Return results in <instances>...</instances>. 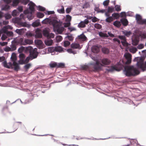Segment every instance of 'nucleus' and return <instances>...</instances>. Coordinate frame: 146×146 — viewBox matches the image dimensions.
I'll return each mask as SVG.
<instances>
[{"mask_svg": "<svg viewBox=\"0 0 146 146\" xmlns=\"http://www.w3.org/2000/svg\"><path fill=\"white\" fill-rule=\"evenodd\" d=\"M33 41L29 39H26L24 40L23 44V45H26L27 44H31L33 43Z\"/></svg>", "mask_w": 146, "mask_h": 146, "instance_id": "obj_26", "label": "nucleus"}, {"mask_svg": "<svg viewBox=\"0 0 146 146\" xmlns=\"http://www.w3.org/2000/svg\"><path fill=\"white\" fill-rule=\"evenodd\" d=\"M80 3L82 4V7L83 9L89 8L90 7V2L86 0H82Z\"/></svg>", "mask_w": 146, "mask_h": 146, "instance_id": "obj_13", "label": "nucleus"}, {"mask_svg": "<svg viewBox=\"0 0 146 146\" xmlns=\"http://www.w3.org/2000/svg\"><path fill=\"white\" fill-rule=\"evenodd\" d=\"M68 29L69 30L70 32H71L76 30L75 28L74 27H68Z\"/></svg>", "mask_w": 146, "mask_h": 146, "instance_id": "obj_59", "label": "nucleus"}, {"mask_svg": "<svg viewBox=\"0 0 146 146\" xmlns=\"http://www.w3.org/2000/svg\"><path fill=\"white\" fill-rule=\"evenodd\" d=\"M57 66L59 67H63L64 66V64L63 63H59L57 64Z\"/></svg>", "mask_w": 146, "mask_h": 146, "instance_id": "obj_64", "label": "nucleus"}, {"mask_svg": "<svg viewBox=\"0 0 146 146\" xmlns=\"http://www.w3.org/2000/svg\"><path fill=\"white\" fill-rule=\"evenodd\" d=\"M40 24L38 21H36L33 22L32 24V26L33 27H36L38 26Z\"/></svg>", "mask_w": 146, "mask_h": 146, "instance_id": "obj_39", "label": "nucleus"}, {"mask_svg": "<svg viewBox=\"0 0 146 146\" xmlns=\"http://www.w3.org/2000/svg\"><path fill=\"white\" fill-rule=\"evenodd\" d=\"M26 50L29 52L30 56L27 57L25 60H24L25 58L24 54L22 53L20 54L19 57L20 59V60L21 61V63L22 64L27 63L29 60L36 58L38 56V53L37 52L36 48H35L33 50L32 47L29 46L26 48Z\"/></svg>", "mask_w": 146, "mask_h": 146, "instance_id": "obj_1", "label": "nucleus"}, {"mask_svg": "<svg viewBox=\"0 0 146 146\" xmlns=\"http://www.w3.org/2000/svg\"><path fill=\"white\" fill-rule=\"evenodd\" d=\"M121 23L125 26H127L128 24L127 20L125 19H123L120 20Z\"/></svg>", "mask_w": 146, "mask_h": 146, "instance_id": "obj_30", "label": "nucleus"}, {"mask_svg": "<svg viewBox=\"0 0 146 146\" xmlns=\"http://www.w3.org/2000/svg\"><path fill=\"white\" fill-rule=\"evenodd\" d=\"M129 51L131 52L134 53L137 51V49L135 47H132L129 48Z\"/></svg>", "mask_w": 146, "mask_h": 146, "instance_id": "obj_41", "label": "nucleus"}, {"mask_svg": "<svg viewBox=\"0 0 146 146\" xmlns=\"http://www.w3.org/2000/svg\"><path fill=\"white\" fill-rule=\"evenodd\" d=\"M70 44V43L68 41H65L64 42V46L66 47L69 46Z\"/></svg>", "mask_w": 146, "mask_h": 146, "instance_id": "obj_55", "label": "nucleus"}, {"mask_svg": "<svg viewBox=\"0 0 146 146\" xmlns=\"http://www.w3.org/2000/svg\"><path fill=\"white\" fill-rule=\"evenodd\" d=\"M26 35L27 36H34V34L31 32H28L26 33Z\"/></svg>", "mask_w": 146, "mask_h": 146, "instance_id": "obj_58", "label": "nucleus"}, {"mask_svg": "<svg viewBox=\"0 0 146 146\" xmlns=\"http://www.w3.org/2000/svg\"><path fill=\"white\" fill-rule=\"evenodd\" d=\"M11 58L12 60L13 61V62H15V60H16V57L15 54L13 53L12 54L11 57Z\"/></svg>", "mask_w": 146, "mask_h": 146, "instance_id": "obj_45", "label": "nucleus"}, {"mask_svg": "<svg viewBox=\"0 0 146 146\" xmlns=\"http://www.w3.org/2000/svg\"><path fill=\"white\" fill-rule=\"evenodd\" d=\"M76 15H81L84 14L86 15L87 14L86 11L85 10H76Z\"/></svg>", "mask_w": 146, "mask_h": 146, "instance_id": "obj_19", "label": "nucleus"}, {"mask_svg": "<svg viewBox=\"0 0 146 146\" xmlns=\"http://www.w3.org/2000/svg\"><path fill=\"white\" fill-rule=\"evenodd\" d=\"M21 2V5L18 6L16 9H46V8L40 5L37 6L32 1L30 0H19V3Z\"/></svg>", "mask_w": 146, "mask_h": 146, "instance_id": "obj_2", "label": "nucleus"}, {"mask_svg": "<svg viewBox=\"0 0 146 146\" xmlns=\"http://www.w3.org/2000/svg\"><path fill=\"white\" fill-rule=\"evenodd\" d=\"M31 66V64H28L25 65L24 68L26 70V71H27V70Z\"/></svg>", "mask_w": 146, "mask_h": 146, "instance_id": "obj_50", "label": "nucleus"}, {"mask_svg": "<svg viewBox=\"0 0 146 146\" xmlns=\"http://www.w3.org/2000/svg\"><path fill=\"white\" fill-rule=\"evenodd\" d=\"M77 39L78 41L82 42L86 40L87 38L84 34H82L78 36Z\"/></svg>", "mask_w": 146, "mask_h": 146, "instance_id": "obj_18", "label": "nucleus"}, {"mask_svg": "<svg viewBox=\"0 0 146 146\" xmlns=\"http://www.w3.org/2000/svg\"><path fill=\"white\" fill-rule=\"evenodd\" d=\"M113 25L114 26L117 27H119L121 25V22L115 21L113 22Z\"/></svg>", "mask_w": 146, "mask_h": 146, "instance_id": "obj_33", "label": "nucleus"}, {"mask_svg": "<svg viewBox=\"0 0 146 146\" xmlns=\"http://www.w3.org/2000/svg\"><path fill=\"white\" fill-rule=\"evenodd\" d=\"M50 67L53 68L57 66V64L56 62H53L50 63Z\"/></svg>", "mask_w": 146, "mask_h": 146, "instance_id": "obj_52", "label": "nucleus"}, {"mask_svg": "<svg viewBox=\"0 0 146 146\" xmlns=\"http://www.w3.org/2000/svg\"><path fill=\"white\" fill-rule=\"evenodd\" d=\"M118 37L121 40H123L126 39L125 36H119Z\"/></svg>", "mask_w": 146, "mask_h": 146, "instance_id": "obj_62", "label": "nucleus"}, {"mask_svg": "<svg viewBox=\"0 0 146 146\" xmlns=\"http://www.w3.org/2000/svg\"><path fill=\"white\" fill-rule=\"evenodd\" d=\"M56 40L57 41L60 42L62 40V37L61 36L58 35L56 37Z\"/></svg>", "mask_w": 146, "mask_h": 146, "instance_id": "obj_48", "label": "nucleus"}, {"mask_svg": "<svg viewBox=\"0 0 146 146\" xmlns=\"http://www.w3.org/2000/svg\"><path fill=\"white\" fill-rule=\"evenodd\" d=\"M25 30L24 28L18 29H17L16 31V32L19 35H22L25 32Z\"/></svg>", "mask_w": 146, "mask_h": 146, "instance_id": "obj_27", "label": "nucleus"}, {"mask_svg": "<svg viewBox=\"0 0 146 146\" xmlns=\"http://www.w3.org/2000/svg\"><path fill=\"white\" fill-rule=\"evenodd\" d=\"M53 43V40L51 39H47L45 40V44L48 46H49L52 45Z\"/></svg>", "mask_w": 146, "mask_h": 146, "instance_id": "obj_31", "label": "nucleus"}, {"mask_svg": "<svg viewBox=\"0 0 146 146\" xmlns=\"http://www.w3.org/2000/svg\"><path fill=\"white\" fill-rule=\"evenodd\" d=\"M34 10H25L24 11V13L25 14H27V16L29 20H31L33 18V17L32 15V12Z\"/></svg>", "mask_w": 146, "mask_h": 146, "instance_id": "obj_14", "label": "nucleus"}, {"mask_svg": "<svg viewBox=\"0 0 146 146\" xmlns=\"http://www.w3.org/2000/svg\"><path fill=\"white\" fill-rule=\"evenodd\" d=\"M139 41L138 40L135 39L132 40V44L133 45H136L138 43Z\"/></svg>", "mask_w": 146, "mask_h": 146, "instance_id": "obj_44", "label": "nucleus"}, {"mask_svg": "<svg viewBox=\"0 0 146 146\" xmlns=\"http://www.w3.org/2000/svg\"><path fill=\"white\" fill-rule=\"evenodd\" d=\"M43 34L47 38H53L54 36V34L49 33V29H45L43 31Z\"/></svg>", "mask_w": 146, "mask_h": 146, "instance_id": "obj_12", "label": "nucleus"}, {"mask_svg": "<svg viewBox=\"0 0 146 146\" xmlns=\"http://www.w3.org/2000/svg\"><path fill=\"white\" fill-rule=\"evenodd\" d=\"M2 64L5 67L10 68L12 67V65L14 66V69L16 71H17L19 69V65L16 62H13L12 64L11 62H9L7 63L6 61H4L2 62Z\"/></svg>", "mask_w": 146, "mask_h": 146, "instance_id": "obj_9", "label": "nucleus"}, {"mask_svg": "<svg viewBox=\"0 0 146 146\" xmlns=\"http://www.w3.org/2000/svg\"><path fill=\"white\" fill-rule=\"evenodd\" d=\"M109 72H112L115 70H117L115 67L113 66H111L110 69H108L107 70Z\"/></svg>", "mask_w": 146, "mask_h": 146, "instance_id": "obj_49", "label": "nucleus"}, {"mask_svg": "<svg viewBox=\"0 0 146 146\" xmlns=\"http://www.w3.org/2000/svg\"><path fill=\"white\" fill-rule=\"evenodd\" d=\"M87 19L88 18L89 19H91L92 21L94 22H95L97 21L98 19L96 17H89L88 16L87 17Z\"/></svg>", "mask_w": 146, "mask_h": 146, "instance_id": "obj_42", "label": "nucleus"}, {"mask_svg": "<svg viewBox=\"0 0 146 146\" xmlns=\"http://www.w3.org/2000/svg\"><path fill=\"white\" fill-rule=\"evenodd\" d=\"M47 50L48 52L51 53L52 55H53L56 54L55 53V47H49L48 48Z\"/></svg>", "mask_w": 146, "mask_h": 146, "instance_id": "obj_21", "label": "nucleus"}, {"mask_svg": "<svg viewBox=\"0 0 146 146\" xmlns=\"http://www.w3.org/2000/svg\"><path fill=\"white\" fill-rule=\"evenodd\" d=\"M123 72L126 76H130L138 75L140 73V72L136 68L132 66H125Z\"/></svg>", "mask_w": 146, "mask_h": 146, "instance_id": "obj_5", "label": "nucleus"}, {"mask_svg": "<svg viewBox=\"0 0 146 146\" xmlns=\"http://www.w3.org/2000/svg\"><path fill=\"white\" fill-rule=\"evenodd\" d=\"M94 9H99V7L100 6V4L99 3H97L96 4H94Z\"/></svg>", "mask_w": 146, "mask_h": 146, "instance_id": "obj_54", "label": "nucleus"}, {"mask_svg": "<svg viewBox=\"0 0 146 146\" xmlns=\"http://www.w3.org/2000/svg\"><path fill=\"white\" fill-rule=\"evenodd\" d=\"M10 48L11 51H13L16 50V47L15 45L12 44Z\"/></svg>", "mask_w": 146, "mask_h": 146, "instance_id": "obj_51", "label": "nucleus"}, {"mask_svg": "<svg viewBox=\"0 0 146 146\" xmlns=\"http://www.w3.org/2000/svg\"><path fill=\"white\" fill-rule=\"evenodd\" d=\"M131 145H135L138 144V142L135 139H131L130 140Z\"/></svg>", "mask_w": 146, "mask_h": 146, "instance_id": "obj_34", "label": "nucleus"}, {"mask_svg": "<svg viewBox=\"0 0 146 146\" xmlns=\"http://www.w3.org/2000/svg\"><path fill=\"white\" fill-rule=\"evenodd\" d=\"M110 3V0H105L104 1L102 4L104 5L105 9H106L108 7Z\"/></svg>", "mask_w": 146, "mask_h": 146, "instance_id": "obj_28", "label": "nucleus"}, {"mask_svg": "<svg viewBox=\"0 0 146 146\" xmlns=\"http://www.w3.org/2000/svg\"><path fill=\"white\" fill-rule=\"evenodd\" d=\"M71 47L73 48H78L80 49L81 48L79 44L78 43H73L71 44Z\"/></svg>", "mask_w": 146, "mask_h": 146, "instance_id": "obj_25", "label": "nucleus"}, {"mask_svg": "<svg viewBox=\"0 0 146 146\" xmlns=\"http://www.w3.org/2000/svg\"><path fill=\"white\" fill-rule=\"evenodd\" d=\"M59 21L56 20L55 17V20H53L52 22V23L53 26L54 31L56 33L61 34L64 30V28L61 26V24H62V23Z\"/></svg>", "mask_w": 146, "mask_h": 146, "instance_id": "obj_6", "label": "nucleus"}, {"mask_svg": "<svg viewBox=\"0 0 146 146\" xmlns=\"http://www.w3.org/2000/svg\"><path fill=\"white\" fill-rule=\"evenodd\" d=\"M36 15L37 17L39 18H42L44 16V13L40 12L37 13Z\"/></svg>", "mask_w": 146, "mask_h": 146, "instance_id": "obj_38", "label": "nucleus"}, {"mask_svg": "<svg viewBox=\"0 0 146 146\" xmlns=\"http://www.w3.org/2000/svg\"><path fill=\"white\" fill-rule=\"evenodd\" d=\"M35 44L37 45V47L39 48H43V44L42 41L39 40H36L35 41Z\"/></svg>", "mask_w": 146, "mask_h": 146, "instance_id": "obj_16", "label": "nucleus"}, {"mask_svg": "<svg viewBox=\"0 0 146 146\" xmlns=\"http://www.w3.org/2000/svg\"><path fill=\"white\" fill-rule=\"evenodd\" d=\"M91 50L94 53H97L99 51V48L97 46H93L92 47Z\"/></svg>", "mask_w": 146, "mask_h": 146, "instance_id": "obj_22", "label": "nucleus"}, {"mask_svg": "<svg viewBox=\"0 0 146 146\" xmlns=\"http://www.w3.org/2000/svg\"><path fill=\"white\" fill-rule=\"evenodd\" d=\"M121 32L125 36L127 37H129L132 34V33L130 31H128L126 30H123Z\"/></svg>", "mask_w": 146, "mask_h": 146, "instance_id": "obj_20", "label": "nucleus"}, {"mask_svg": "<svg viewBox=\"0 0 146 146\" xmlns=\"http://www.w3.org/2000/svg\"><path fill=\"white\" fill-rule=\"evenodd\" d=\"M55 53L56 52H62L63 51V48L60 46H58L55 47Z\"/></svg>", "mask_w": 146, "mask_h": 146, "instance_id": "obj_29", "label": "nucleus"}, {"mask_svg": "<svg viewBox=\"0 0 146 146\" xmlns=\"http://www.w3.org/2000/svg\"><path fill=\"white\" fill-rule=\"evenodd\" d=\"M131 61V55L129 53H126L124 55V58L122 62L123 64H129Z\"/></svg>", "mask_w": 146, "mask_h": 146, "instance_id": "obj_10", "label": "nucleus"}, {"mask_svg": "<svg viewBox=\"0 0 146 146\" xmlns=\"http://www.w3.org/2000/svg\"><path fill=\"white\" fill-rule=\"evenodd\" d=\"M99 35L100 36L104 38H107L108 37V35L107 34L102 32H100Z\"/></svg>", "mask_w": 146, "mask_h": 146, "instance_id": "obj_35", "label": "nucleus"}, {"mask_svg": "<svg viewBox=\"0 0 146 146\" xmlns=\"http://www.w3.org/2000/svg\"><path fill=\"white\" fill-rule=\"evenodd\" d=\"M137 61V65L138 68L143 72L146 70V61L145 63L142 58H137L136 59Z\"/></svg>", "mask_w": 146, "mask_h": 146, "instance_id": "obj_8", "label": "nucleus"}, {"mask_svg": "<svg viewBox=\"0 0 146 146\" xmlns=\"http://www.w3.org/2000/svg\"><path fill=\"white\" fill-rule=\"evenodd\" d=\"M11 17V15L9 14H6L5 15V17L6 19H9Z\"/></svg>", "mask_w": 146, "mask_h": 146, "instance_id": "obj_56", "label": "nucleus"}, {"mask_svg": "<svg viewBox=\"0 0 146 146\" xmlns=\"http://www.w3.org/2000/svg\"><path fill=\"white\" fill-rule=\"evenodd\" d=\"M6 34L7 36H12L13 34V32L10 31H8L7 32Z\"/></svg>", "mask_w": 146, "mask_h": 146, "instance_id": "obj_61", "label": "nucleus"}, {"mask_svg": "<svg viewBox=\"0 0 146 146\" xmlns=\"http://www.w3.org/2000/svg\"><path fill=\"white\" fill-rule=\"evenodd\" d=\"M102 50L103 52L105 54H108L109 52V49L106 47L103 48L102 49Z\"/></svg>", "mask_w": 146, "mask_h": 146, "instance_id": "obj_40", "label": "nucleus"}, {"mask_svg": "<svg viewBox=\"0 0 146 146\" xmlns=\"http://www.w3.org/2000/svg\"><path fill=\"white\" fill-rule=\"evenodd\" d=\"M7 38V35L5 34H3L2 35L1 37V39L3 40H5Z\"/></svg>", "mask_w": 146, "mask_h": 146, "instance_id": "obj_57", "label": "nucleus"}, {"mask_svg": "<svg viewBox=\"0 0 146 146\" xmlns=\"http://www.w3.org/2000/svg\"><path fill=\"white\" fill-rule=\"evenodd\" d=\"M71 19V17L69 15H66V21L67 22L64 23V26L65 27H66L70 26V21Z\"/></svg>", "mask_w": 146, "mask_h": 146, "instance_id": "obj_15", "label": "nucleus"}, {"mask_svg": "<svg viewBox=\"0 0 146 146\" xmlns=\"http://www.w3.org/2000/svg\"><path fill=\"white\" fill-rule=\"evenodd\" d=\"M94 27L95 28L99 29H100L102 28L101 25L98 23H96L94 25Z\"/></svg>", "mask_w": 146, "mask_h": 146, "instance_id": "obj_53", "label": "nucleus"}, {"mask_svg": "<svg viewBox=\"0 0 146 146\" xmlns=\"http://www.w3.org/2000/svg\"><path fill=\"white\" fill-rule=\"evenodd\" d=\"M36 34L35 35V37L36 38H41L42 36V35L41 32L38 30L35 31Z\"/></svg>", "mask_w": 146, "mask_h": 146, "instance_id": "obj_23", "label": "nucleus"}, {"mask_svg": "<svg viewBox=\"0 0 146 146\" xmlns=\"http://www.w3.org/2000/svg\"><path fill=\"white\" fill-rule=\"evenodd\" d=\"M113 10H100V11H96L98 12H100L103 13L105 12V15L107 17L105 21L106 22L110 23L114 20L112 16H110V13L112 12Z\"/></svg>", "mask_w": 146, "mask_h": 146, "instance_id": "obj_7", "label": "nucleus"}, {"mask_svg": "<svg viewBox=\"0 0 146 146\" xmlns=\"http://www.w3.org/2000/svg\"><path fill=\"white\" fill-rule=\"evenodd\" d=\"M19 0H13L12 2L8 0H0L1 9H11L17 7L19 4Z\"/></svg>", "mask_w": 146, "mask_h": 146, "instance_id": "obj_4", "label": "nucleus"}, {"mask_svg": "<svg viewBox=\"0 0 146 146\" xmlns=\"http://www.w3.org/2000/svg\"><path fill=\"white\" fill-rule=\"evenodd\" d=\"M67 37L68 39H69L70 40V41L74 39V37L72 36V35H68L67 36Z\"/></svg>", "mask_w": 146, "mask_h": 146, "instance_id": "obj_63", "label": "nucleus"}, {"mask_svg": "<svg viewBox=\"0 0 146 146\" xmlns=\"http://www.w3.org/2000/svg\"><path fill=\"white\" fill-rule=\"evenodd\" d=\"M67 52L69 53L75 54L77 53L76 51L72 49H68L67 50Z\"/></svg>", "mask_w": 146, "mask_h": 146, "instance_id": "obj_37", "label": "nucleus"}, {"mask_svg": "<svg viewBox=\"0 0 146 146\" xmlns=\"http://www.w3.org/2000/svg\"><path fill=\"white\" fill-rule=\"evenodd\" d=\"M79 6V5L78 3V4H71L70 5L68 6H63L62 5H60V6H58L59 8L57 9H64V7L66 9H81L80 8H79L78 7Z\"/></svg>", "mask_w": 146, "mask_h": 146, "instance_id": "obj_11", "label": "nucleus"}, {"mask_svg": "<svg viewBox=\"0 0 146 146\" xmlns=\"http://www.w3.org/2000/svg\"><path fill=\"white\" fill-rule=\"evenodd\" d=\"M111 61L109 59L104 58L99 61H96L95 62L90 63L88 66L90 68H93L94 71H98L101 70L103 66L110 64Z\"/></svg>", "mask_w": 146, "mask_h": 146, "instance_id": "obj_3", "label": "nucleus"}, {"mask_svg": "<svg viewBox=\"0 0 146 146\" xmlns=\"http://www.w3.org/2000/svg\"><path fill=\"white\" fill-rule=\"evenodd\" d=\"M67 52L69 53L75 54L77 53L76 51L72 49H68L67 50Z\"/></svg>", "mask_w": 146, "mask_h": 146, "instance_id": "obj_36", "label": "nucleus"}, {"mask_svg": "<svg viewBox=\"0 0 146 146\" xmlns=\"http://www.w3.org/2000/svg\"><path fill=\"white\" fill-rule=\"evenodd\" d=\"M114 9H121V5H115L114 6Z\"/></svg>", "mask_w": 146, "mask_h": 146, "instance_id": "obj_60", "label": "nucleus"}, {"mask_svg": "<svg viewBox=\"0 0 146 146\" xmlns=\"http://www.w3.org/2000/svg\"><path fill=\"white\" fill-rule=\"evenodd\" d=\"M19 23L23 27H28L29 26V25L26 22H20Z\"/></svg>", "mask_w": 146, "mask_h": 146, "instance_id": "obj_43", "label": "nucleus"}, {"mask_svg": "<svg viewBox=\"0 0 146 146\" xmlns=\"http://www.w3.org/2000/svg\"><path fill=\"white\" fill-rule=\"evenodd\" d=\"M89 21L88 19H86L84 21L81 22L78 25V27L83 28L85 27V25L88 23Z\"/></svg>", "mask_w": 146, "mask_h": 146, "instance_id": "obj_17", "label": "nucleus"}, {"mask_svg": "<svg viewBox=\"0 0 146 146\" xmlns=\"http://www.w3.org/2000/svg\"><path fill=\"white\" fill-rule=\"evenodd\" d=\"M12 29V27H11L10 26H6L4 27L0 31H1V33H6L7 32V30L8 29Z\"/></svg>", "mask_w": 146, "mask_h": 146, "instance_id": "obj_24", "label": "nucleus"}, {"mask_svg": "<svg viewBox=\"0 0 146 146\" xmlns=\"http://www.w3.org/2000/svg\"><path fill=\"white\" fill-rule=\"evenodd\" d=\"M111 16L113 18L114 20L118 18L119 17V15L118 13H114L112 14Z\"/></svg>", "mask_w": 146, "mask_h": 146, "instance_id": "obj_46", "label": "nucleus"}, {"mask_svg": "<svg viewBox=\"0 0 146 146\" xmlns=\"http://www.w3.org/2000/svg\"><path fill=\"white\" fill-rule=\"evenodd\" d=\"M51 22V20L48 18H46L45 19L42 21V24H48L50 23Z\"/></svg>", "mask_w": 146, "mask_h": 146, "instance_id": "obj_32", "label": "nucleus"}, {"mask_svg": "<svg viewBox=\"0 0 146 146\" xmlns=\"http://www.w3.org/2000/svg\"><path fill=\"white\" fill-rule=\"evenodd\" d=\"M121 42L123 46H128V43L127 42L126 39L123 40H121Z\"/></svg>", "mask_w": 146, "mask_h": 146, "instance_id": "obj_47", "label": "nucleus"}]
</instances>
